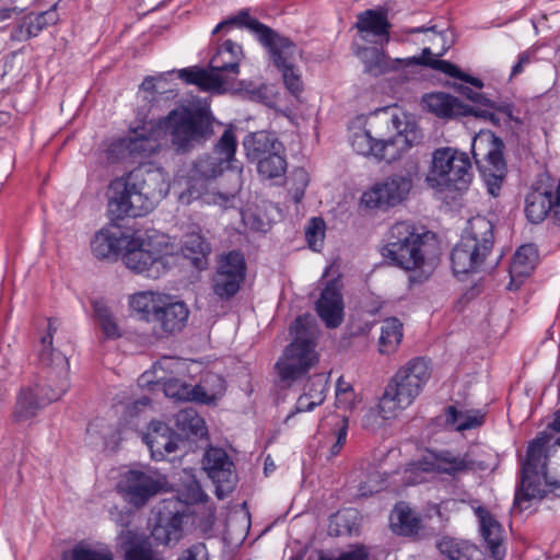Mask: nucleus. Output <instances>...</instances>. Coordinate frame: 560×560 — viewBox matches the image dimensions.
I'll list each match as a JSON object with an SVG mask.
<instances>
[{
  "label": "nucleus",
  "instance_id": "49",
  "mask_svg": "<svg viewBox=\"0 0 560 560\" xmlns=\"http://www.w3.org/2000/svg\"><path fill=\"white\" fill-rule=\"evenodd\" d=\"M129 155L150 156L156 152V143L147 137L126 138Z\"/></svg>",
  "mask_w": 560,
  "mask_h": 560
},
{
  "label": "nucleus",
  "instance_id": "59",
  "mask_svg": "<svg viewBox=\"0 0 560 560\" xmlns=\"http://www.w3.org/2000/svg\"><path fill=\"white\" fill-rule=\"evenodd\" d=\"M272 90H273V88L271 85L264 84L257 91L258 96L268 106H275L276 105L275 95H273V91Z\"/></svg>",
  "mask_w": 560,
  "mask_h": 560
},
{
  "label": "nucleus",
  "instance_id": "30",
  "mask_svg": "<svg viewBox=\"0 0 560 560\" xmlns=\"http://www.w3.org/2000/svg\"><path fill=\"white\" fill-rule=\"evenodd\" d=\"M128 236L120 230L102 229L91 242V249L98 259L117 257L126 244Z\"/></svg>",
  "mask_w": 560,
  "mask_h": 560
},
{
  "label": "nucleus",
  "instance_id": "38",
  "mask_svg": "<svg viewBox=\"0 0 560 560\" xmlns=\"http://www.w3.org/2000/svg\"><path fill=\"white\" fill-rule=\"evenodd\" d=\"M360 513L355 509H345L330 516L328 534L330 536H351L359 532Z\"/></svg>",
  "mask_w": 560,
  "mask_h": 560
},
{
  "label": "nucleus",
  "instance_id": "17",
  "mask_svg": "<svg viewBox=\"0 0 560 560\" xmlns=\"http://www.w3.org/2000/svg\"><path fill=\"white\" fill-rule=\"evenodd\" d=\"M150 247V242L137 236H128L124 246L122 260L130 270L158 279L170 269L175 257L167 254L161 255L159 252L151 250Z\"/></svg>",
  "mask_w": 560,
  "mask_h": 560
},
{
  "label": "nucleus",
  "instance_id": "16",
  "mask_svg": "<svg viewBox=\"0 0 560 560\" xmlns=\"http://www.w3.org/2000/svg\"><path fill=\"white\" fill-rule=\"evenodd\" d=\"M412 187L413 178L409 172L390 174L362 194L361 205L371 210L387 211L406 201Z\"/></svg>",
  "mask_w": 560,
  "mask_h": 560
},
{
  "label": "nucleus",
  "instance_id": "25",
  "mask_svg": "<svg viewBox=\"0 0 560 560\" xmlns=\"http://www.w3.org/2000/svg\"><path fill=\"white\" fill-rule=\"evenodd\" d=\"M243 58V47L232 39H226L215 47L209 68L213 73H219L223 78L224 85L238 75Z\"/></svg>",
  "mask_w": 560,
  "mask_h": 560
},
{
  "label": "nucleus",
  "instance_id": "52",
  "mask_svg": "<svg viewBox=\"0 0 560 560\" xmlns=\"http://www.w3.org/2000/svg\"><path fill=\"white\" fill-rule=\"evenodd\" d=\"M105 154L107 161L110 163H116L124 159L126 154H128L126 138H120L109 143Z\"/></svg>",
  "mask_w": 560,
  "mask_h": 560
},
{
  "label": "nucleus",
  "instance_id": "40",
  "mask_svg": "<svg viewBox=\"0 0 560 560\" xmlns=\"http://www.w3.org/2000/svg\"><path fill=\"white\" fill-rule=\"evenodd\" d=\"M421 520L416 512L404 503L397 504L392 517L393 529L402 536H411L419 532Z\"/></svg>",
  "mask_w": 560,
  "mask_h": 560
},
{
  "label": "nucleus",
  "instance_id": "44",
  "mask_svg": "<svg viewBox=\"0 0 560 560\" xmlns=\"http://www.w3.org/2000/svg\"><path fill=\"white\" fill-rule=\"evenodd\" d=\"M24 20L30 28L32 36L36 37L48 26L55 25L59 21V15L55 4L47 11L39 13H28L24 15Z\"/></svg>",
  "mask_w": 560,
  "mask_h": 560
},
{
  "label": "nucleus",
  "instance_id": "5",
  "mask_svg": "<svg viewBox=\"0 0 560 560\" xmlns=\"http://www.w3.org/2000/svg\"><path fill=\"white\" fill-rule=\"evenodd\" d=\"M34 382L21 387L12 412L16 423L31 420L39 410L59 400L69 389V361L66 355H57L56 369L37 366Z\"/></svg>",
  "mask_w": 560,
  "mask_h": 560
},
{
  "label": "nucleus",
  "instance_id": "32",
  "mask_svg": "<svg viewBox=\"0 0 560 560\" xmlns=\"http://www.w3.org/2000/svg\"><path fill=\"white\" fill-rule=\"evenodd\" d=\"M468 462L460 456H456L451 452H441L431 454L423 460L419 462V469L427 472H439L447 475H456L468 469Z\"/></svg>",
  "mask_w": 560,
  "mask_h": 560
},
{
  "label": "nucleus",
  "instance_id": "63",
  "mask_svg": "<svg viewBox=\"0 0 560 560\" xmlns=\"http://www.w3.org/2000/svg\"><path fill=\"white\" fill-rule=\"evenodd\" d=\"M235 199H236V194H234V192H225V194L219 192L217 195L215 201L220 202L221 206L228 208V207L233 206V202Z\"/></svg>",
  "mask_w": 560,
  "mask_h": 560
},
{
  "label": "nucleus",
  "instance_id": "53",
  "mask_svg": "<svg viewBox=\"0 0 560 560\" xmlns=\"http://www.w3.org/2000/svg\"><path fill=\"white\" fill-rule=\"evenodd\" d=\"M392 418L384 417L383 411L381 410V402L378 404L377 409H370L363 417L362 423L363 427L375 431L377 428L383 425L385 420H390Z\"/></svg>",
  "mask_w": 560,
  "mask_h": 560
},
{
  "label": "nucleus",
  "instance_id": "11",
  "mask_svg": "<svg viewBox=\"0 0 560 560\" xmlns=\"http://www.w3.org/2000/svg\"><path fill=\"white\" fill-rule=\"evenodd\" d=\"M494 243L493 224L486 217L477 215L468 221L460 241L451 253L455 275L478 271Z\"/></svg>",
  "mask_w": 560,
  "mask_h": 560
},
{
  "label": "nucleus",
  "instance_id": "18",
  "mask_svg": "<svg viewBox=\"0 0 560 560\" xmlns=\"http://www.w3.org/2000/svg\"><path fill=\"white\" fill-rule=\"evenodd\" d=\"M325 287L317 299V316L329 329L338 328L345 319V301L342 295V281L339 266L330 264L323 275Z\"/></svg>",
  "mask_w": 560,
  "mask_h": 560
},
{
  "label": "nucleus",
  "instance_id": "28",
  "mask_svg": "<svg viewBox=\"0 0 560 560\" xmlns=\"http://www.w3.org/2000/svg\"><path fill=\"white\" fill-rule=\"evenodd\" d=\"M475 514L478 518L480 533L485 539L487 547L494 560H503L505 550L502 546L503 542V528L498 520L483 506L475 509Z\"/></svg>",
  "mask_w": 560,
  "mask_h": 560
},
{
  "label": "nucleus",
  "instance_id": "62",
  "mask_svg": "<svg viewBox=\"0 0 560 560\" xmlns=\"http://www.w3.org/2000/svg\"><path fill=\"white\" fill-rule=\"evenodd\" d=\"M305 236L308 243V247L312 250H315V217L308 219L307 226L305 230Z\"/></svg>",
  "mask_w": 560,
  "mask_h": 560
},
{
  "label": "nucleus",
  "instance_id": "22",
  "mask_svg": "<svg viewBox=\"0 0 560 560\" xmlns=\"http://www.w3.org/2000/svg\"><path fill=\"white\" fill-rule=\"evenodd\" d=\"M118 488L132 506L140 509L151 498L160 493L163 482L158 475L151 471L130 469L124 474Z\"/></svg>",
  "mask_w": 560,
  "mask_h": 560
},
{
  "label": "nucleus",
  "instance_id": "56",
  "mask_svg": "<svg viewBox=\"0 0 560 560\" xmlns=\"http://www.w3.org/2000/svg\"><path fill=\"white\" fill-rule=\"evenodd\" d=\"M177 560H207V549L203 544L192 545Z\"/></svg>",
  "mask_w": 560,
  "mask_h": 560
},
{
  "label": "nucleus",
  "instance_id": "2",
  "mask_svg": "<svg viewBox=\"0 0 560 560\" xmlns=\"http://www.w3.org/2000/svg\"><path fill=\"white\" fill-rule=\"evenodd\" d=\"M233 27L247 28L254 33L258 42L268 50L273 67L281 73L283 84L288 92L300 100L304 85L295 67V44L288 37L280 35L268 25L252 18L248 9L238 11L235 15L220 22L212 31L215 35Z\"/></svg>",
  "mask_w": 560,
  "mask_h": 560
},
{
  "label": "nucleus",
  "instance_id": "13",
  "mask_svg": "<svg viewBox=\"0 0 560 560\" xmlns=\"http://www.w3.org/2000/svg\"><path fill=\"white\" fill-rule=\"evenodd\" d=\"M206 498L199 481L194 476H189L177 490V494L164 501V510L170 516L164 517L161 514L152 536L163 545L177 542L182 536L183 520L188 514V508L203 502Z\"/></svg>",
  "mask_w": 560,
  "mask_h": 560
},
{
  "label": "nucleus",
  "instance_id": "36",
  "mask_svg": "<svg viewBox=\"0 0 560 560\" xmlns=\"http://www.w3.org/2000/svg\"><path fill=\"white\" fill-rule=\"evenodd\" d=\"M124 560H162L151 538L129 532L121 542Z\"/></svg>",
  "mask_w": 560,
  "mask_h": 560
},
{
  "label": "nucleus",
  "instance_id": "26",
  "mask_svg": "<svg viewBox=\"0 0 560 560\" xmlns=\"http://www.w3.org/2000/svg\"><path fill=\"white\" fill-rule=\"evenodd\" d=\"M179 441L177 434L162 421H151L143 435V442L148 445L154 460H162L176 451Z\"/></svg>",
  "mask_w": 560,
  "mask_h": 560
},
{
  "label": "nucleus",
  "instance_id": "6",
  "mask_svg": "<svg viewBox=\"0 0 560 560\" xmlns=\"http://www.w3.org/2000/svg\"><path fill=\"white\" fill-rule=\"evenodd\" d=\"M214 121L208 106H182L172 109L161 119L160 127L174 151L186 154L212 138Z\"/></svg>",
  "mask_w": 560,
  "mask_h": 560
},
{
  "label": "nucleus",
  "instance_id": "45",
  "mask_svg": "<svg viewBox=\"0 0 560 560\" xmlns=\"http://www.w3.org/2000/svg\"><path fill=\"white\" fill-rule=\"evenodd\" d=\"M430 33L428 36L427 42L430 43L432 46H429L432 50V54L427 56V58L430 59H436L435 57H442L450 48L452 43L447 40L445 33L438 32L435 30V26L432 27H413L408 30V34L413 33Z\"/></svg>",
  "mask_w": 560,
  "mask_h": 560
},
{
  "label": "nucleus",
  "instance_id": "46",
  "mask_svg": "<svg viewBox=\"0 0 560 560\" xmlns=\"http://www.w3.org/2000/svg\"><path fill=\"white\" fill-rule=\"evenodd\" d=\"M63 560H114V556L109 549H93L78 544L69 555H63Z\"/></svg>",
  "mask_w": 560,
  "mask_h": 560
},
{
  "label": "nucleus",
  "instance_id": "1",
  "mask_svg": "<svg viewBox=\"0 0 560 560\" xmlns=\"http://www.w3.org/2000/svg\"><path fill=\"white\" fill-rule=\"evenodd\" d=\"M417 140L415 126L401 119L395 109L382 108L369 116L360 115L349 125L353 150L378 162L397 161Z\"/></svg>",
  "mask_w": 560,
  "mask_h": 560
},
{
  "label": "nucleus",
  "instance_id": "27",
  "mask_svg": "<svg viewBox=\"0 0 560 560\" xmlns=\"http://www.w3.org/2000/svg\"><path fill=\"white\" fill-rule=\"evenodd\" d=\"M422 104L428 112L444 119L468 116L471 112V106L466 105L457 97L443 92L425 94L422 97Z\"/></svg>",
  "mask_w": 560,
  "mask_h": 560
},
{
  "label": "nucleus",
  "instance_id": "41",
  "mask_svg": "<svg viewBox=\"0 0 560 560\" xmlns=\"http://www.w3.org/2000/svg\"><path fill=\"white\" fill-rule=\"evenodd\" d=\"M175 427L187 436H203L207 433L205 420L192 408L182 409L175 415Z\"/></svg>",
  "mask_w": 560,
  "mask_h": 560
},
{
  "label": "nucleus",
  "instance_id": "34",
  "mask_svg": "<svg viewBox=\"0 0 560 560\" xmlns=\"http://www.w3.org/2000/svg\"><path fill=\"white\" fill-rule=\"evenodd\" d=\"M536 259V248L530 244L523 245L516 250L510 266L511 281L508 284L509 290L517 289L522 279L529 276L535 267Z\"/></svg>",
  "mask_w": 560,
  "mask_h": 560
},
{
  "label": "nucleus",
  "instance_id": "12",
  "mask_svg": "<svg viewBox=\"0 0 560 560\" xmlns=\"http://www.w3.org/2000/svg\"><path fill=\"white\" fill-rule=\"evenodd\" d=\"M130 307L141 319L152 323L156 334L165 336L182 331L189 316L184 302H168L164 295L152 291L133 294Z\"/></svg>",
  "mask_w": 560,
  "mask_h": 560
},
{
  "label": "nucleus",
  "instance_id": "7",
  "mask_svg": "<svg viewBox=\"0 0 560 560\" xmlns=\"http://www.w3.org/2000/svg\"><path fill=\"white\" fill-rule=\"evenodd\" d=\"M293 340L284 348L275 364L278 384L290 388L302 381L315 363V318L305 313L295 318L290 326Z\"/></svg>",
  "mask_w": 560,
  "mask_h": 560
},
{
  "label": "nucleus",
  "instance_id": "19",
  "mask_svg": "<svg viewBox=\"0 0 560 560\" xmlns=\"http://www.w3.org/2000/svg\"><path fill=\"white\" fill-rule=\"evenodd\" d=\"M246 262L243 254L231 250L222 256L212 278V291L221 301L231 300L245 279Z\"/></svg>",
  "mask_w": 560,
  "mask_h": 560
},
{
  "label": "nucleus",
  "instance_id": "54",
  "mask_svg": "<svg viewBox=\"0 0 560 560\" xmlns=\"http://www.w3.org/2000/svg\"><path fill=\"white\" fill-rule=\"evenodd\" d=\"M438 548L441 553L446 555L450 560H468L457 545L448 538H443L439 541Z\"/></svg>",
  "mask_w": 560,
  "mask_h": 560
},
{
  "label": "nucleus",
  "instance_id": "55",
  "mask_svg": "<svg viewBox=\"0 0 560 560\" xmlns=\"http://www.w3.org/2000/svg\"><path fill=\"white\" fill-rule=\"evenodd\" d=\"M10 38L13 42H26L33 38L30 33V28L24 20V16L18 21V23L12 27L10 33Z\"/></svg>",
  "mask_w": 560,
  "mask_h": 560
},
{
  "label": "nucleus",
  "instance_id": "57",
  "mask_svg": "<svg viewBox=\"0 0 560 560\" xmlns=\"http://www.w3.org/2000/svg\"><path fill=\"white\" fill-rule=\"evenodd\" d=\"M459 92L465 95L467 98H469L470 101L475 102V103H479V104H483L490 108H494L495 105L492 101L486 98L482 94H480L479 92H475L472 91L470 88L468 86H460L459 89Z\"/></svg>",
  "mask_w": 560,
  "mask_h": 560
},
{
  "label": "nucleus",
  "instance_id": "23",
  "mask_svg": "<svg viewBox=\"0 0 560 560\" xmlns=\"http://www.w3.org/2000/svg\"><path fill=\"white\" fill-rule=\"evenodd\" d=\"M432 50L430 48H423L422 55L419 57H409V58H396L392 59L384 51L375 47H369L362 49L360 52L361 59L364 62L365 71L372 75H381L390 71H397L405 68H410L415 66H424L428 67L427 56L431 55Z\"/></svg>",
  "mask_w": 560,
  "mask_h": 560
},
{
  "label": "nucleus",
  "instance_id": "15",
  "mask_svg": "<svg viewBox=\"0 0 560 560\" xmlns=\"http://www.w3.org/2000/svg\"><path fill=\"white\" fill-rule=\"evenodd\" d=\"M502 141L492 132H481L472 141V155L486 182L488 191L497 197L505 176Z\"/></svg>",
  "mask_w": 560,
  "mask_h": 560
},
{
  "label": "nucleus",
  "instance_id": "8",
  "mask_svg": "<svg viewBox=\"0 0 560 560\" xmlns=\"http://www.w3.org/2000/svg\"><path fill=\"white\" fill-rule=\"evenodd\" d=\"M427 234L420 233L412 223L401 221L393 224L387 233L382 255L393 266L407 271H419V281L429 277L433 264L428 258Z\"/></svg>",
  "mask_w": 560,
  "mask_h": 560
},
{
  "label": "nucleus",
  "instance_id": "61",
  "mask_svg": "<svg viewBox=\"0 0 560 560\" xmlns=\"http://www.w3.org/2000/svg\"><path fill=\"white\" fill-rule=\"evenodd\" d=\"M530 54L525 51L520 55L518 61L513 66L511 77H515L524 71V67L529 65Z\"/></svg>",
  "mask_w": 560,
  "mask_h": 560
},
{
  "label": "nucleus",
  "instance_id": "58",
  "mask_svg": "<svg viewBox=\"0 0 560 560\" xmlns=\"http://www.w3.org/2000/svg\"><path fill=\"white\" fill-rule=\"evenodd\" d=\"M315 401L310 394H303L299 397L295 405V412H304L313 410Z\"/></svg>",
  "mask_w": 560,
  "mask_h": 560
},
{
  "label": "nucleus",
  "instance_id": "35",
  "mask_svg": "<svg viewBox=\"0 0 560 560\" xmlns=\"http://www.w3.org/2000/svg\"><path fill=\"white\" fill-rule=\"evenodd\" d=\"M255 164L261 180H270L276 185L282 184L288 168L285 148L283 147V150L272 152Z\"/></svg>",
  "mask_w": 560,
  "mask_h": 560
},
{
  "label": "nucleus",
  "instance_id": "21",
  "mask_svg": "<svg viewBox=\"0 0 560 560\" xmlns=\"http://www.w3.org/2000/svg\"><path fill=\"white\" fill-rule=\"evenodd\" d=\"M202 468L215 486L218 499L225 498L237 483L234 463L228 453L220 447H209L202 458Z\"/></svg>",
  "mask_w": 560,
  "mask_h": 560
},
{
  "label": "nucleus",
  "instance_id": "51",
  "mask_svg": "<svg viewBox=\"0 0 560 560\" xmlns=\"http://www.w3.org/2000/svg\"><path fill=\"white\" fill-rule=\"evenodd\" d=\"M293 187L291 188L292 199L295 203L301 202L310 183L308 174L303 168H296L292 173Z\"/></svg>",
  "mask_w": 560,
  "mask_h": 560
},
{
  "label": "nucleus",
  "instance_id": "10",
  "mask_svg": "<svg viewBox=\"0 0 560 560\" xmlns=\"http://www.w3.org/2000/svg\"><path fill=\"white\" fill-rule=\"evenodd\" d=\"M429 362L416 358L400 368L387 384L381 398V410L386 418H395L398 410L409 407L429 381Z\"/></svg>",
  "mask_w": 560,
  "mask_h": 560
},
{
  "label": "nucleus",
  "instance_id": "37",
  "mask_svg": "<svg viewBox=\"0 0 560 560\" xmlns=\"http://www.w3.org/2000/svg\"><path fill=\"white\" fill-rule=\"evenodd\" d=\"M178 77L188 84H195L202 91H219L223 88V78L211 70L191 67L179 70Z\"/></svg>",
  "mask_w": 560,
  "mask_h": 560
},
{
  "label": "nucleus",
  "instance_id": "20",
  "mask_svg": "<svg viewBox=\"0 0 560 560\" xmlns=\"http://www.w3.org/2000/svg\"><path fill=\"white\" fill-rule=\"evenodd\" d=\"M164 393L167 397L183 401L210 404L225 390L224 380L217 375H208L202 384L191 386L186 382L171 377L164 382Z\"/></svg>",
  "mask_w": 560,
  "mask_h": 560
},
{
  "label": "nucleus",
  "instance_id": "47",
  "mask_svg": "<svg viewBox=\"0 0 560 560\" xmlns=\"http://www.w3.org/2000/svg\"><path fill=\"white\" fill-rule=\"evenodd\" d=\"M428 67L433 70L443 72L452 78L460 79L462 81L470 83L471 85H474L478 89H481L483 86L481 80L463 73L455 65H453L446 60L429 58Z\"/></svg>",
  "mask_w": 560,
  "mask_h": 560
},
{
  "label": "nucleus",
  "instance_id": "4",
  "mask_svg": "<svg viewBox=\"0 0 560 560\" xmlns=\"http://www.w3.org/2000/svg\"><path fill=\"white\" fill-rule=\"evenodd\" d=\"M161 180L160 174L136 168L128 174L114 179L110 185L112 196L108 201L110 214L121 220L145 215L153 209L154 202L163 196L162 188L153 184Z\"/></svg>",
  "mask_w": 560,
  "mask_h": 560
},
{
  "label": "nucleus",
  "instance_id": "3",
  "mask_svg": "<svg viewBox=\"0 0 560 560\" xmlns=\"http://www.w3.org/2000/svg\"><path fill=\"white\" fill-rule=\"evenodd\" d=\"M560 447V438L550 432H539L529 442L525 456L520 457V486L516 488L514 508H529L532 500H540L548 492L560 497V481L548 476V459Z\"/></svg>",
  "mask_w": 560,
  "mask_h": 560
},
{
  "label": "nucleus",
  "instance_id": "43",
  "mask_svg": "<svg viewBox=\"0 0 560 560\" xmlns=\"http://www.w3.org/2000/svg\"><path fill=\"white\" fill-rule=\"evenodd\" d=\"M446 421L455 425L456 431H465L477 428L483 422V415L478 412L460 411L450 406L446 411Z\"/></svg>",
  "mask_w": 560,
  "mask_h": 560
},
{
  "label": "nucleus",
  "instance_id": "33",
  "mask_svg": "<svg viewBox=\"0 0 560 560\" xmlns=\"http://www.w3.org/2000/svg\"><path fill=\"white\" fill-rule=\"evenodd\" d=\"M355 28L360 33L362 39L366 40L369 36H385L386 40H388L390 23L388 22L385 11L365 10L358 14Z\"/></svg>",
  "mask_w": 560,
  "mask_h": 560
},
{
  "label": "nucleus",
  "instance_id": "48",
  "mask_svg": "<svg viewBox=\"0 0 560 560\" xmlns=\"http://www.w3.org/2000/svg\"><path fill=\"white\" fill-rule=\"evenodd\" d=\"M94 313L100 324V327L106 338L115 339L120 336L118 326L113 317V314L110 313L109 308L106 305L96 302L94 304Z\"/></svg>",
  "mask_w": 560,
  "mask_h": 560
},
{
  "label": "nucleus",
  "instance_id": "50",
  "mask_svg": "<svg viewBox=\"0 0 560 560\" xmlns=\"http://www.w3.org/2000/svg\"><path fill=\"white\" fill-rule=\"evenodd\" d=\"M354 404V392L349 383L339 377L336 385V405L341 409H350Z\"/></svg>",
  "mask_w": 560,
  "mask_h": 560
},
{
  "label": "nucleus",
  "instance_id": "29",
  "mask_svg": "<svg viewBox=\"0 0 560 560\" xmlns=\"http://www.w3.org/2000/svg\"><path fill=\"white\" fill-rule=\"evenodd\" d=\"M243 147L248 162L256 163L277 150H283L284 145L276 133L260 130L245 136Z\"/></svg>",
  "mask_w": 560,
  "mask_h": 560
},
{
  "label": "nucleus",
  "instance_id": "39",
  "mask_svg": "<svg viewBox=\"0 0 560 560\" xmlns=\"http://www.w3.org/2000/svg\"><path fill=\"white\" fill-rule=\"evenodd\" d=\"M57 331V319L48 320L47 332L40 337L36 348L37 366L56 369L57 355H63L61 351L52 347L54 334Z\"/></svg>",
  "mask_w": 560,
  "mask_h": 560
},
{
  "label": "nucleus",
  "instance_id": "64",
  "mask_svg": "<svg viewBox=\"0 0 560 560\" xmlns=\"http://www.w3.org/2000/svg\"><path fill=\"white\" fill-rule=\"evenodd\" d=\"M544 432H550L553 434L555 438H560V435H557L556 433H560V416H556L551 424L544 431Z\"/></svg>",
  "mask_w": 560,
  "mask_h": 560
},
{
  "label": "nucleus",
  "instance_id": "9",
  "mask_svg": "<svg viewBox=\"0 0 560 560\" xmlns=\"http://www.w3.org/2000/svg\"><path fill=\"white\" fill-rule=\"evenodd\" d=\"M237 141L233 128H226L212 152L198 158L189 171L187 187L178 196L182 205L198 200L207 188V183L221 176L235 161Z\"/></svg>",
  "mask_w": 560,
  "mask_h": 560
},
{
  "label": "nucleus",
  "instance_id": "31",
  "mask_svg": "<svg viewBox=\"0 0 560 560\" xmlns=\"http://www.w3.org/2000/svg\"><path fill=\"white\" fill-rule=\"evenodd\" d=\"M180 252L183 257L188 259L196 269L208 268L211 245L200 233L192 232L185 235Z\"/></svg>",
  "mask_w": 560,
  "mask_h": 560
},
{
  "label": "nucleus",
  "instance_id": "24",
  "mask_svg": "<svg viewBox=\"0 0 560 560\" xmlns=\"http://www.w3.org/2000/svg\"><path fill=\"white\" fill-rule=\"evenodd\" d=\"M317 433L322 436L317 448H320V456L327 459L336 456L346 443L348 434V419L345 415L337 412L323 417L317 425Z\"/></svg>",
  "mask_w": 560,
  "mask_h": 560
},
{
  "label": "nucleus",
  "instance_id": "14",
  "mask_svg": "<svg viewBox=\"0 0 560 560\" xmlns=\"http://www.w3.org/2000/svg\"><path fill=\"white\" fill-rule=\"evenodd\" d=\"M472 179L471 162L467 153L445 147L434 150L427 183L441 190H464Z\"/></svg>",
  "mask_w": 560,
  "mask_h": 560
},
{
  "label": "nucleus",
  "instance_id": "42",
  "mask_svg": "<svg viewBox=\"0 0 560 560\" xmlns=\"http://www.w3.org/2000/svg\"><path fill=\"white\" fill-rule=\"evenodd\" d=\"M402 338V324L395 317L386 318L381 326L380 351L392 353L396 350Z\"/></svg>",
  "mask_w": 560,
  "mask_h": 560
},
{
  "label": "nucleus",
  "instance_id": "60",
  "mask_svg": "<svg viewBox=\"0 0 560 560\" xmlns=\"http://www.w3.org/2000/svg\"><path fill=\"white\" fill-rule=\"evenodd\" d=\"M317 560H334V559L320 556ZM335 560H368V556L362 549H358V550H354L351 552H347Z\"/></svg>",
  "mask_w": 560,
  "mask_h": 560
}]
</instances>
